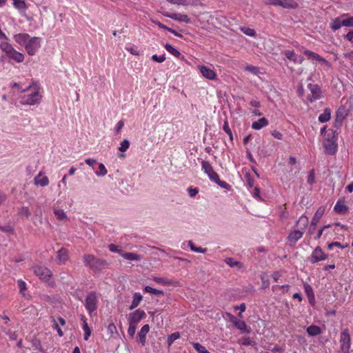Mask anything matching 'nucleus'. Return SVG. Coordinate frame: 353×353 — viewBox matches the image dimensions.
Listing matches in <instances>:
<instances>
[{"instance_id":"nucleus-8","label":"nucleus","mask_w":353,"mask_h":353,"mask_svg":"<svg viewBox=\"0 0 353 353\" xmlns=\"http://www.w3.org/2000/svg\"><path fill=\"white\" fill-rule=\"evenodd\" d=\"M340 343L341 352H349L350 347V336L347 330H344L341 332Z\"/></svg>"},{"instance_id":"nucleus-62","label":"nucleus","mask_w":353,"mask_h":353,"mask_svg":"<svg viewBox=\"0 0 353 353\" xmlns=\"http://www.w3.org/2000/svg\"><path fill=\"white\" fill-rule=\"evenodd\" d=\"M272 135L274 137H275V138H276V139H282V137H283L282 134H281V133H280L279 132L276 131V130H274V131H272Z\"/></svg>"},{"instance_id":"nucleus-12","label":"nucleus","mask_w":353,"mask_h":353,"mask_svg":"<svg viewBox=\"0 0 353 353\" xmlns=\"http://www.w3.org/2000/svg\"><path fill=\"white\" fill-rule=\"evenodd\" d=\"M163 15L165 17H169L173 20L185 22L186 23H190V19L187 14H181V13H172L170 14L168 12H164Z\"/></svg>"},{"instance_id":"nucleus-26","label":"nucleus","mask_w":353,"mask_h":353,"mask_svg":"<svg viewBox=\"0 0 353 353\" xmlns=\"http://www.w3.org/2000/svg\"><path fill=\"white\" fill-rule=\"evenodd\" d=\"M142 299H143V296L141 294L137 293V292L134 293L133 295V300L132 301V304L129 307V309L133 310L134 308L137 307L139 305Z\"/></svg>"},{"instance_id":"nucleus-51","label":"nucleus","mask_w":353,"mask_h":353,"mask_svg":"<svg viewBox=\"0 0 353 353\" xmlns=\"http://www.w3.org/2000/svg\"><path fill=\"white\" fill-rule=\"evenodd\" d=\"M214 182L223 188L229 190L230 188V185L228 183H226L225 181H221L219 178V180H216Z\"/></svg>"},{"instance_id":"nucleus-14","label":"nucleus","mask_w":353,"mask_h":353,"mask_svg":"<svg viewBox=\"0 0 353 353\" xmlns=\"http://www.w3.org/2000/svg\"><path fill=\"white\" fill-rule=\"evenodd\" d=\"M199 69L205 78L210 80H214L216 78V72L208 67L205 65H199Z\"/></svg>"},{"instance_id":"nucleus-19","label":"nucleus","mask_w":353,"mask_h":353,"mask_svg":"<svg viewBox=\"0 0 353 353\" xmlns=\"http://www.w3.org/2000/svg\"><path fill=\"white\" fill-rule=\"evenodd\" d=\"M6 56L17 63H21L24 60V54L17 52L14 48Z\"/></svg>"},{"instance_id":"nucleus-10","label":"nucleus","mask_w":353,"mask_h":353,"mask_svg":"<svg viewBox=\"0 0 353 353\" xmlns=\"http://www.w3.org/2000/svg\"><path fill=\"white\" fill-rule=\"evenodd\" d=\"M145 316V313L143 310H137L129 314L128 321L130 323L137 325L138 323Z\"/></svg>"},{"instance_id":"nucleus-11","label":"nucleus","mask_w":353,"mask_h":353,"mask_svg":"<svg viewBox=\"0 0 353 353\" xmlns=\"http://www.w3.org/2000/svg\"><path fill=\"white\" fill-rule=\"evenodd\" d=\"M309 90L311 92V95L308 96L307 99L310 102H313L316 99H320L321 91L319 85L315 84L310 83L307 85Z\"/></svg>"},{"instance_id":"nucleus-44","label":"nucleus","mask_w":353,"mask_h":353,"mask_svg":"<svg viewBox=\"0 0 353 353\" xmlns=\"http://www.w3.org/2000/svg\"><path fill=\"white\" fill-rule=\"evenodd\" d=\"M129 146L130 141L127 139H125L121 143L120 146L119 147V150L124 152L128 149Z\"/></svg>"},{"instance_id":"nucleus-55","label":"nucleus","mask_w":353,"mask_h":353,"mask_svg":"<svg viewBox=\"0 0 353 353\" xmlns=\"http://www.w3.org/2000/svg\"><path fill=\"white\" fill-rule=\"evenodd\" d=\"M307 183L310 184H313L314 183V170H312L310 171L309 175L307 176Z\"/></svg>"},{"instance_id":"nucleus-22","label":"nucleus","mask_w":353,"mask_h":353,"mask_svg":"<svg viewBox=\"0 0 353 353\" xmlns=\"http://www.w3.org/2000/svg\"><path fill=\"white\" fill-rule=\"evenodd\" d=\"M268 125V121L265 117L259 119L258 121H254L252 124V128L254 130H260L262 128Z\"/></svg>"},{"instance_id":"nucleus-15","label":"nucleus","mask_w":353,"mask_h":353,"mask_svg":"<svg viewBox=\"0 0 353 353\" xmlns=\"http://www.w3.org/2000/svg\"><path fill=\"white\" fill-rule=\"evenodd\" d=\"M68 259V252L65 248H61L57 252V262L58 264H64Z\"/></svg>"},{"instance_id":"nucleus-56","label":"nucleus","mask_w":353,"mask_h":353,"mask_svg":"<svg viewBox=\"0 0 353 353\" xmlns=\"http://www.w3.org/2000/svg\"><path fill=\"white\" fill-rule=\"evenodd\" d=\"M334 246L340 248L341 249L345 248V246H343L339 242L336 241V242H332V243L328 244L327 248L329 250H332ZM345 247H347V245H345Z\"/></svg>"},{"instance_id":"nucleus-7","label":"nucleus","mask_w":353,"mask_h":353,"mask_svg":"<svg viewBox=\"0 0 353 353\" xmlns=\"http://www.w3.org/2000/svg\"><path fill=\"white\" fill-rule=\"evenodd\" d=\"M34 273L39 277L40 279L48 281L52 276L51 271L43 266L36 265L32 268Z\"/></svg>"},{"instance_id":"nucleus-1","label":"nucleus","mask_w":353,"mask_h":353,"mask_svg":"<svg viewBox=\"0 0 353 353\" xmlns=\"http://www.w3.org/2000/svg\"><path fill=\"white\" fill-rule=\"evenodd\" d=\"M22 92H28L22 97L21 103L27 105H35L39 103L41 99V95L39 92V88L37 85L34 84L23 90Z\"/></svg>"},{"instance_id":"nucleus-38","label":"nucleus","mask_w":353,"mask_h":353,"mask_svg":"<svg viewBox=\"0 0 353 353\" xmlns=\"http://www.w3.org/2000/svg\"><path fill=\"white\" fill-rule=\"evenodd\" d=\"M14 6L18 10H25L26 4L23 0H13Z\"/></svg>"},{"instance_id":"nucleus-29","label":"nucleus","mask_w":353,"mask_h":353,"mask_svg":"<svg viewBox=\"0 0 353 353\" xmlns=\"http://www.w3.org/2000/svg\"><path fill=\"white\" fill-rule=\"evenodd\" d=\"M331 117V110L330 108H325L323 113L319 115V121L321 123L328 121Z\"/></svg>"},{"instance_id":"nucleus-49","label":"nucleus","mask_w":353,"mask_h":353,"mask_svg":"<svg viewBox=\"0 0 353 353\" xmlns=\"http://www.w3.org/2000/svg\"><path fill=\"white\" fill-rule=\"evenodd\" d=\"M223 129L229 135L230 139L231 141H232L233 140L232 132V130H230V127L228 125V123L227 121H225L223 127Z\"/></svg>"},{"instance_id":"nucleus-47","label":"nucleus","mask_w":353,"mask_h":353,"mask_svg":"<svg viewBox=\"0 0 353 353\" xmlns=\"http://www.w3.org/2000/svg\"><path fill=\"white\" fill-rule=\"evenodd\" d=\"M0 230L3 232L8 233V234H14V228L10 225H6L5 226L0 225Z\"/></svg>"},{"instance_id":"nucleus-64","label":"nucleus","mask_w":353,"mask_h":353,"mask_svg":"<svg viewBox=\"0 0 353 353\" xmlns=\"http://www.w3.org/2000/svg\"><path fill=\"white\" fill-rule=\"evenodd\" d=\"M85 162L90 166H92L95 163H97V160L94 159H87Z\"/></svg>"},{"instance_id":"nucleus-6","label":"nucleus","mask_w":353,"mask_h":353,"mask_svg":"<svg viewBox=\"0 0 353 353\" xmlns=\"http://www.w3.org/2000/svg\"><path fill=\"white\" fill-rule=\"evenodd\" d=\"M323 145L327 154L331 155L334 154L337 148L335 136L334 134L332 136L328 134L327 137L324 141Z\"/></svg>"},{"instance_id":"nucleus-42","label":"nucleus","mask_w":353,"mask_h":353,"mask_svg":"<svg viewBox=\"0 0 353 353\" xmlns=\"http://www.w3.org/2000/svg\"><path fill=\"white\" fill-rule=\"evenodd\" d=\"M1 49L6 53L7 55L13 48L12 46L8 43H2L0 44Z\"/></svg>"},{"instance_id":"nucleus-24","label":"nucleus","mask_w":353,"mask_h":353,"mask_svg":"<svg viewBox=\"0 0 353 353\" xmlns=\"http://www.w3.org/2000/svg\"><path fill=\"white\" fill-rule=\"evenodd\" d=\"M303 232L300 230H294L289 234L288 239L291 242L296 243L303 236Z\"/></svg>"},{"instance_id":"nucleus-31","label":"nucleus","mask_w":353,"mask_h":353,"mask_svg":"<svg viewBox=\"0 0 353 353\" xmlns=\"http://www.w3.org/2000/svg\"><path fill=\"white\" fill-rule=\"evenodd\" d=\"M225 262L231 268H237L241 269L243 265L240 261H234L232 258H226Z\"/></svg>"},{"instance_id":"nucleus-41","label":"nucleus","mask_w":353,"mask_h":353,"mask_svg":"<svg viewBox=\"0 0 353 353\" xmlns=\"http://www.w3.org/2000/svg\"><path fill=\"white\" fill-rule=\"evenodd\" d=\"M188 245H189L190 249L194 252H199V253H205L206 251V249H203L201 247H196L191 241H188Z\"/></svg>"},{"instance_id":"nucleus-23","label":"nucleus","mask_w":353,"mask_h":353,"mask_svg":"<svg viewBox=\"0 0 353 353\" xmlns=\"http://www.w3.org/2000/svg\"><path fill=\"white\" fill-rule=\"evenodd\" d=\"M41 176V172H40L35 178H34V183L36 185H40L42 187H45L48 185L49 179L47 176H43L41 179H39Z\"/></svg>"},{"instance_id":"nucleus-36","label":"nucleus","mask_w":353,"mask_h":353,"mask_svg":"<svg viewBox=\"0 0 353 353\" xmlns=\"http://www.w3.org/2000/svg\"><path fill=\"white\" fill-rule=\"evenodd\" d=\"M165 48L170 53H171L172 55H174L176 57H179L181 56L180 52L178 50H176V48H174V47H172L170 44H168V43L165 44Z\"/></svg>"},{"instance_id":"nucleus-53","label":"nucleus","mask_w":353,"mask_h":353,"mask_svg":"<svg viewBox=\"0 0 353 353\" xmlns=\"http://www.w3.org/2000/svg\"><path fill=\"white\" fill-rule=\"evenodd\" d=\"M17 283L20 292L23 294L24 291L26 290V283L21 280H19Z\"/></svg>"},{"instance_id":"nucleus-46","label":"nucleus","mask_w":353,"mask_h":353,"mask_svg":"<svg viewBox=\"0 0 353 353\" xmlns=\"http://www.w3.org/2000/svg\"><path fill=\"white\" fill-rule=\"evenodd\" d=\"M107 170L103 163H99V171H97L95 174L97 176H105L107 174Z\"/></svg>"},{"instance_id":"nucleus-28","label":"nucleus","mask_w":353,"mask_h":353,"mask_svg":"<svg viewBox=\"0 0 353 353\" xmlns=\"http://www.w3.org/2000/svg\"><path fill=\"white\" fill-rule=\"evenodd\" d=\"M307 332L310 336H314L320 334L321 332V330L319 326L312 325L307 327Z\"/></svg>"},{"instance_id":"nucleus-32","label":"nucleus","mask_w":353,"mask_h":353,"mask_svg":"<svg viewBox=\"0 0 353 353\" xmlns=\"http://www.w3.org/2000/svg\"><path fill=\"white\" fill-rule=\"evenodd\" d=\"M54 213L57 219L60 221H66L68 219L67 216L64 211L61 209H54Z\"/></svg>"},{"instance_id":"nucleus-63","label":"nucleus","mask_w":353,"mask_h":353,"mask_svg":"<svg viewBox=\"0 0 353 353\" xmlns=\"http://www.w3.org/2000/svg\"><path fill=\"white\" fill-rule=\"evenodd\" d=\"M345 38L348 41H352L353 39V30L349 31L345 35Z\"/></svg>"},{"instance_id":"nucleus-48","label":"nucleus","mask_w":353,"mask_h":353,"mask_svg":"<svg viewBox=\"0 0 353 353\" xmlns=\"http://www.w3.org/2000/svg\"><path fill=\"white\" fill-rule=\"evenodd\" d=\"M341 23L343 25V26L353 27V17L343 19L341 21Z\"/></svg>"},{"instance_id":"nucleus-58","label":"nucleus","mask_w":353,"mask_h":353,"mask_svg":"<svg viewBox=\"0 0 353 353\" xmlns=\"http://www.w3.org/2000/svg\"><path fill=\"white\" fill-rule=\"evenodd\" d=\"M245 70L250 72L253 74H256V73H258L259 69H258V68L253 66V65H248L245 67Z\"/></svg>"},{"instance_id":"nucleus-17","label":"nucleus","mask_w":353,"mask_h":353,"mask_svg":"<svg viewBox=\"0 0 353 353\" xmlns=\"http://www.w3.org/2000/svg\"><path fill=\"white\" fill-rule=\"evenodd\" d=\"M285 57L291 61H293L295 63H302L304 61L303 57L301 56H297L294 51L292 50H286L285 51Z\"/></svg>"},{"instance_id":"nucleus-21","label":"nucleus","mask_w":353,"mask_h":353,"mask_svg":"<svg viewBox=\"0 0 353 353\" xmlns=\"http://www.w3.org/2000/svg\"><path fill=\"white\" fill-rule=\"evenodd\" d=\"M348 111L344 106H341L336 112V121L342 123L343 120L347 116Z\"/></svg>"},{"instance_id":"nucleus-25","label":"nucleus","mask_w":353,"mask_h":353,"mask_svg":"<svg viewBox=\"0 0 353 353\" xmlns=\"http://www.w3.org/2000/svg\"><path fill=\"white\" fill-rule=\"evenodd\" d=\"M231 321L233 323L234 326L236 328H238L239 330H242V331L245 330L247 325H246L245 321H243L242 320H239L234 316H232V318L231 319Z\"/></svg>"},{"instance_id":"nucleus-3","label":"nucleus","mask_w":353,"mask_h":353,"mask_svg":"<svg viewBox=\"0 0 353 353\" xmlns=\"http://www.w3.org/2000/svg\"><path fill=\"white\" fill-rule=\"evenodd\" d=\"M98 306V296L96 292H90L85 299V307L90 314L97 310Z\"/></svg>"},{"instance_id":"nucleus-52","label":"nucleus","mask_w":353,"mask_h":353,"mask_svg":"<svg viewBox=\"0 0 353 353\" xmlns=\"http://www.w3.org/2000/svg\"><path fill=\"white\" fill-rule=\"evenodd\" d=\"M152 60L158 63H162L165 60V57L164 55L157 56V54H154L152 56Z\"/></svg>"},{"instance_id":"nucleus-20","label":"nucleus","mask_w":353,"mask_h":353,"mask_svg":"<svg viewBox=\"0 0 353 353\" xmlns=\"http://www.w3.org/2000/svg\"><path fill=\"white\" fill-rule=\"evenodd\" d=\"M325 210V208L324 206H321L317 209L312 220L311 224L312 226L315 227L317 225L320 219L323 215Z\"/></svg>"},{"instance_id":"nucleus-35","label":"nucleus","mask_w":353,"mask_h":353,"mask_svg":"<svg viewBox=\"0 0 353 353\" xmlns=\"http://www.w3.org/2000/svg\"><path fill=\"white\" fill-rule=\"evenodd\" d=\"M341 19L340 18L334 19L332 22L330 23V28L333 30H336L340 29L343 25L341 23Z\"/></svg>"},{"instance_id":"nucleus-33","label":"nucleus","mask_w":353,"mask_h":353,"mask_svg":"<svg viewBox=\"0 0 353 353\" xmlns=\"http://www.w3.org/2000/svg\"><path fill=\"white\" fill-rule=\"evenodd\" d=\"M143 291L148 293H151L155 295H163L164 292L162 290H159L155 288H153L150 286H145L143 289Z\"/></svg>"},{"instance_id":"nucleus-37","label":"nucleus","mask_w":353,"mask_h":353,"mask_svg":"<svg viewBox=\"0 0 353 353\" xmlns=\"http://www.w3.org/2000/svg\"><path fill=\"white\" fill-rule=\"evenodd\" d=\"M152 280L157 283L162 284L164 285L171 284V281L169 279L163 277L154 276Z\"/></svg>"},{"instance_id":"nucleus-50","label":"nucleus","mask_w":353,"mask_h":353,"mask_svg":"<svg viewBox=\"0 0 353 353\" xmlns=\"http://www.w3.org/2000/svg\"><path fill=\"white\" fill-rule=\"evenodd\" d=\"M137 326V325L132 324V323H129V327H128V333L130 336H132V337L134 336V335L136 332Z\"/></svg>"},{"instance_id":"nucleus-43","label":"nucleus","mask_w":353,"mask_h":353,"mask_svg":"<svg viewBox=\"0 0 353 353\" xmlns=\"http://www.w3.org/2000/svg\"><path fill=\"white\" fill-rule=\"evenodd\" d=\"M312 59L317 61H319L320 63H321L323 64H325L327 67L331 66L330 63L325 59L323 58L322 57H321L320 55H319L316 53L314 54V56L313 57Z\"/></svg>"},{"instance_id":"nucleus-4","label":"nucleus","mask_w":353,"mask_h":353,"mask_svg":"<svg viewBox=\"0 0 353 353\" xmlns=\"http://www.w3.org/2000/svg\"><path fill=\"white\" fill-rule=\"evenodd\" d=\"M41 46V39L39 37H30L24 47L27 53L30 55H34Z\"/></svg>"},{"instance_id":"nucleus-60","label":"nucleus","mask_w":353,"mask_h":353,"mask_svg":"<svg viewBox=\"0 0 353 353\" xmlns=\"http://www.w3.org/2000/svg\"><path fill=\"white\" fill-rule=\"evenodd\" d=\"M188 193H189V195L191 196V197H194V196H196L198 192H199V190L198 188H188Z\"/></svg>"},{"instance_id":"nucleus-57","label":"nucleus","mask_w":353,"mask_h":353,"mask_svg":"<svg viewBox=\"0 0 353 353\" xmlns=\"http://www.w3.org/2000/svg\"><path fill=\"white\" fill-rule=\"evenodd\" d=\"M168 2L172 4H178V5H187V0H167Z\"/></svg>"},{"instance_id":"nucleus-13","label":"nucleus","mask_w":353,"mask_h":353,"mask_svg":"<svg viewBox=\"0 0 353 353\" xmlns=\"http://www.w3.org/2000/svg\"><path fill=\"white\" fill-rule=\"evenodd\" d=\"M325 259L326 255L323 253L321 248L316 247L312 254L310 261L312 263H314L319 261L325 260Z\"/></svg>"},{"instance_id":"nucleus-2","label":"nucleus","mask_w":353,"mask_h":353,"mask_svg":"<svg viewBox=\"0 0 353 353\" xmlns=\"http://www.w3.org/2000/svg\"><path fill=\"white\" fill-rule=\"evenodd\" d=\"M83 259L85 265L95 272L101 271L108 265L106 261L98 259L92 254H85Z\"/></svg>"},{"instance_id":"nucleus-27","label":"nucleus","mask_w":353,"mask_h":353,"mask_svg":"<svg viewBox=\"0 0 353 353\" xmlns=\"http://www.w3.org/2000/svg\"><path fill=\"white\" fill-rule=\"evenodd\" d=\"M334 210L337 214H344L347 212L348 208L345 205L338 201L336 203Z\"/></svg>"},{"instance_id":"nucleus-45","label":"nucleus","mask_w":353,"mask_h":353,"mask_svg":"<svg viewBox=\"0 0 353 353\" xmlns=\"http://www.w3.org/2000/svg\"><path fill=\"white\" fill-rule=\"evenodd\" d=\"M241 30L246 35L250 36V37H254L256 35V32L254 29L243 27L241 28Z\"/></svg>"},{"instance_id":"nucleus-9","label":"nucleus","mask_w":353,"mask_h":353,"mask_svg":"<svg viewBox=\"0 0 353 353\" xmlns=\"http://www.w3.org/2000/svg\"><path fill=\"white\" fill-rule=\"evenodd\" d=\"M202 169L208 175L209 178L215 181L219 180V175L215 172L211 165V164L207 161H203L201 162Z\"/></svg>"},{"instance_id":"nucleus-59","label":"nucleus","mask_w":353,"mask_h":353,"mask_svg":"<svg viewBox=\"0 0 353 353\" xmlns=\"http://www.w3.org/2000/svg\"><path fill=\"white\" fill-rule=\"evenodd\" d=\"M108 331L110 334L112 336L114 332H117V327L114 323H110L108 326Z\"/></svg>"},{"instance_id":"nucleus-39","label":"nucleus","mask_w":353,"mask_h":353,"mask_svg":"<svg viewBox=\"0 0 353 353\" xmlns=\"http://www.w3.org/2000/svg\"><path fill=\"white\" fill-rule=\"evenodd\" d=\"M20 216H26L28 218L31 215V212L28 207H22L18 212Z\"/></svg>"},{"instance_id":"nucleus-5","label":"nucleus","mask_w":353,"mask_h":353,"mask_svg":"<svg viewBox=\"0 0 353 353\" xmlns=\"http://www.w3.org/2000/svg\"><path fill=\"white\" fill-rule=\"evenodd\" d=\"M266 3L280 6L285 9H295L299 4L294 0H266Z\"/></svg>"},{"instance_id":"nucleus-61","label":"nucleus","mask_w":353,"mask_h":353,"mask_svg":"<svg viewBox=\"0 0 353 353\" xmlns=\"http://www.w3.org/2000/svg\"><path fill=\"white\" fill-rule=\"evenodd\" d=\"M307 218L306 216H302L300 217L299 220L298 221V223H301L304 227H306L307 225Z\"/></svg>"},{"instance_id":"nucleus-30","label":"nucleus","mask_w":353,"mask_h":353,"mask_svg":"<svg viewBox=\"0 0 353 353\" xmlns=\"http://www.w3.org/2000/svg\"><path fill=\"white\" fill-rule=\"evenodd\" d=\"M83 322V329L85 332V334H84V339L85 341H88L90 334H91V330L90 329V327H88V325L86 322V319L84 316H82V318H81Z\"/></svg>"},{"instance_id":"nucleus-16","label":"nucleus","mask_w":353,"mask_h":353,"mask_svg":"<svg viewBox=\"0 0 353 353\" xmlns=\"http://www.w3.org/2000/svg\"><path fill=\"white\" fill-rule=\"evenodd\" d=\"M150 330L148 324L144 325L138 334L137 341L143 345L145 343V336Z\"/></svg>"},{"instance_id":"nucleus-18","label":"nucleus","mask_w":353,"mask_h":353,"mask_svg":"<svg viewBox=\"0 0 353 353\" xmlns=\"http://www.w3.org/2000/svg\"><path fill=\"white\" fill-rule=\"evenodd\" d=\"M30 36L27 33H20L14 36V41L21 46H26Z\"/></svg>"},{"instance_id":"nucleus-54","label":"nucleus","mask_w":353,"mask_h":353,"mask_svg":"<svg viewBox=\"0 0 353 353\" xmlns=\"http://www.w3.org/2000/svg\"><path fill=\"white\" fill-rule=\"evenodd\" d=\"M52 321L54 323L52 327L57 330V332H58V334L60 336H62L63 335V331L61 330V329L60 328V327L59 326V325L57 324L56 320L53 318L52 319Z\"/></svg>"},{"instance_id":"nucleus-40","label":"nucleus","mask_w":353,"mask_h":353,"mask_svg":"<svg viewBox=\"0 0 353 353\" xmlns=\"http://www.w3.org/2000/svg\"><path fill=\"white\" fill-rule=\"evenodd\" d=\"M179 337H180V334L177 332H174L172 334H170L168 339V346L170 347L173 343V342L174 341H176V339H178Z\"/></svg>"},{"instance_id":"nucleus-34","label":"nucleus","mask_w":353,"mask_h":353,"mask_svg":"<svg viewBox=\"0 0 353 353\" xmlns=\"http://www.w3.org/2000/svg\"><path fill=\"white\" fill-rule=\"evenodd\" d=\"M122 256L124 259L130 261H139L141 259L138 254L132 252H125L123 254Z\"/></svg>"}]
</instances>
